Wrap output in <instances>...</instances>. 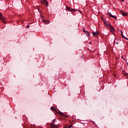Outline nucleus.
I'll use <instances>...</instances> for the list:
<instances>
[{"label":"nucleus","mask_w":128,"mask_h":128,"mask_svg":"<svg viewBox=\"0 0 128 128\" xmlns=\"http://www.w3.org/2000/svg\"><path fill=\"white\" fill-rule=\"evenodd\" d=\"M107 26L110 27V30L111 32H112V34H114V30H114V26H112L110 23H108V24H107Z\"/></svg>","instance_id":"obj_2"},{"label":"nucleus","mask_w":128,"mask_h":128,"mask_svg":"<svg viewBox=\"0 0 128 128\" xmlns=\"http://www.w3.org/2000/svg\"><path fill=\"white\" fill-rule=\"evenodd\" d=\"M123 74H124V76H128V73H126V72H124V73H123Z\"/></svg>","instance_id":"obj_12"},{"label":"nucleus","mask_w":128,"mask_h":128,"mask_svg":"<svg viewBox=\"0 0 128 128\" xmlns=\"http://www.w3.org/2000/svg\"><path fill=\"white\" fill-rule=\"evenodd\" d=\"M64 128H66V126H65Z\"/></svg>","instance_id":"obj_22"},{"label":"nucleus","mask_w":128,"mask_h":128,"mask_svg":"<svg viewBox=\"0 0 128 128\" xmlns=\"http://www.w3.org/2000/svg\"><path fill=\"white\" fill-rule=\"evenodd\" d=\"M2 13L0 12V18L1 20H4V18H2Z\"/></svg>","instance_id":"obj_6"},{"label":"nucleus","mask_w":128,"mask_h":128,"mask_svg":"<svg viewBox=\"0 0 128 128\" xmlns=\"http://www.w3.org/2000/svg\"><path fill=\"white\" fill-rule=\"evenodd\" d=\"M124 38L125 40H128V38H126V36L124 37Z\"/></svg>","instance_id":"obj_15"},{"label":"nucleus","mask_w":128,"mask_h":128,"mask_svg":"<svg viewBox=\"0 0 128 128\" xmlns=\"http://www.w3.org/2000/svg\"><path fill=\"white\" fill-rule=\"evenodd\" d=\"M114 44H120V42H118L114 41Z\"/></svg>","instance_id":"obj_13"},{"label":"nucleus","mask_w":128,"mask_h":128,"mask_svg":"<svg viewBox=\"0 0 128 128\" xmlns=\"http://www.w3.org/2000/svg\"><path fill=\"white\" fill-rule=\"evenodd\" d=\"M44 2L46 6H48V2H46V0H44Z\"/></svg>","instance_id":"obj_8"},{"label":"nucleus","mask_w":128,"mask_h":128,"mask_svg":"<svg viewBox=\"0 0 128 128\" xmlns=\"http://www.w3.org/2000/svg\"><path fill=\"white\" fill-rule=\"evenodd\" d=\"M56 121V119H54L52 120V122L50 124V126L52 128H58V125L54 124Z\"/></svg>","instance_id":"obj_1"},{"label":"nucleus","mask_w":128,"mask_h":128,"mask_svg":"<svg viewBox=\"0 0 128 128\" xmlns=\"http://www.w3.org/2000/svg\"><path fill=\"white\" fill-rule=\"evenodd\" d=\"M30 28V25H28V26H27V28Z\"/></svg>","instance_id":"obj_19"},{"label":"nucleus","mask_w":128,"mask_h":128,"mask_svg":"<svg viewBox=\"0 0 128 128\" xmlns=\"http://www.w3.org/2000/svg\"><path fill=\"white\" fill-rule=\"evenodd\" d=\"M44 22H46V24H49L50 20H44Z\"/></svg>","instance_id":"obj_11"},{"label":"nucleus","mask_w":128,"mask_h":128,"mask_svg":"<svg viewBox=\"0 0 128 128\" xmlns=\"http://www.w3.org/2000/svg\"><path fill=\"white\" fill-rule=\"evenodd\" d=\"M122 60H124V56H122Z\"/></svg>","instance_id":"obj_21"},{"label":"nucleus","mask_w":128,"mask_h":128,"mask_svg":"<svg viewBox=\"0 0 128 128\" xmlns=\"http://www.w3.org/2000/svg\"><path fill=\"white\" fill-rule=\"evenodd\" d=\"M122 2H124V0H122Z\"/></svg>","instance_id":"obj_23"},{"label":"nucleus","mask_w":128,"mask_h":128,"mask_svg":"<svg viewBox=\"0 0 128 128\" xmlns=\"http://www.w3.org/2000/svg\"><path fill=\"white\" fill-rule=\"evenodd\" d=\"M85 34H86V36H87L88 38H90V32L87 31Z\"/></svg>","instance_id":"obj_7"},{"label":"nucleus","mask_w":128,"mask_h":128,"mask_svg":"<svg viewBox=\"0 0 128 128\" xmlns=\"http://www.w3.org/2000/svg\"><path fill=\"white\" fill-rule=\"evenodd\" d=\"M121 14H122V16H128V14H126V12H124V11L121 10L120 12Z\"/></svg>","instance_id":"obj_5"},{"label":"nucleus","mask_w":128,"mask_h":128,"mask_svg":"<svg viewBox=\"0 0 128 128\" xmlns=\"http://www.w3.org/2000/svg\"><path fill=\"white\" fill-rule=\"evenodd\" d=\"M108 16L110 17V18H112V16H112V13L108 12Z\"/></svg>","instance_id":"obj_10"},{"label":"nucleus","mask_w":128,"mask_h":128,"mask_svg":"<svg viewBox=\"0 0 128 128\" xmlns=\"http://www.w3.org/2000/svg\"><path fill=\"white\" fill-rule=\"evenodd\" d=\"M78 12H80V10H78Z\"/></svg>","instance_id":"obj_24"},{"label":"nucleus","mask_w":128,"mask_h":128,"mask_svg":"<svg viewBox=\"0 0 128 128\" xmlns=\"http://www.w3.org/2000/svg\"><path fill=\"white\" fill-rule=\"evenodd\" d=\"M120 32H121V34H122V30H120Z\"/></svg>","instance_id":"obj_18"},{"label":"nucleus","mask_w":128,"mask_h":128,"mask_svg":"<svg viewBox=\"0 0 128 128\" xmlns=\"http://www.w3.org/2000/svg\"><path fill=\"white\" fill-rule=\"evenodd\" d=\"M112 18H116V16H113Z\"/></svg>","instance_id":"obj_17"},{"label":"nucleus","mask_w":128,"mask_h":128,"mask_svg":"<svg viewBox=\"0 0 128 128\" xmlns=\"http://www.w3.org/2000/svg\"><path fill=\"white\" fill-rule=\"evenodd\" d=\"M83 32H86L88 31L84 29V28H83Z\"/></svg>","instance_id":"obj_14"},{"label":"nucleus","mask_w":128,"mask_h":128,"mask_svg":"<svg viewBox=\"0 0 128 128\" xmlns=\"http://www.w3.org/2000/svg\"><path fill=\"white\" fill-rule=\"evenodd\" d=\"M122 36L123 38H124V37H125V36H124V34H122Z\"/></svg>","instance_id":"obj_20"},{"label":"nucleus","mask_w":128,"mask_h":128,"mask_svg":"<svg viewBox=\"0 0 128 128\" xmlns=\"http://www.w3.org/2000/svg\"><path fill=\"white\" fill-rule=\"evenodd\" d=\"M50 110H54V112H56V110L54 109V107H51Z\"/></svg>","instance_id":"obj_9"},{"label":"nucleus","mask_w":128,"mask_h":128,"mask_svg":"<svg viewBox=\"0 0 128 128\" xmlns=\"http://www.w3.org/2000/svg\"><path fill=\"white\" fill-rule=\"evenodd\" d=\"M72 126V125H70L68 126V128H70Z\"/></svg>","instance_id":"obj_16"},{"label":"nucleus","mask_w":128,"mask_h":128,"mask_svg":"<svg viewBox=\"0 0 128 128\" xmlns=\"http://www.w3.org/2000/svg\"><path fill=\"white\" fill-rule=\"evenodd\" d=\"M66 10H68V12H75V10L74 9H72V8H70V7H68V6H67V7H66Z\"/></svg>","instance_id":"obj_4"},{"label":"nucleus","mask_w":128,"mask_h":128,"mask_svg":"<svg viewBox=\"0 0 128 128\" xmlns=\"http://www.w3.org/2000/svg\"><path fill=\"white\" fill-rule=\"evenodd\" d=\"M92 34L94 36H95V38H96L98 36L99 33L98 31H96V32H92Z\"/></svg>","instance_id":"obj_3"}]
</instances>
